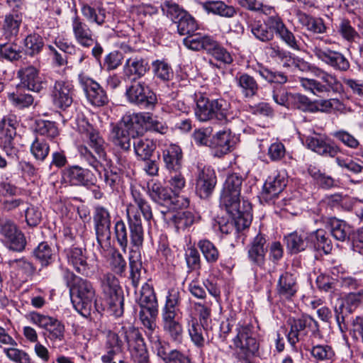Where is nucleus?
Segmentation results:
<instances>
[{
  "mask_svg": "<svg viewBox=\"0 0 363 363\" xmlns=\"http://www.w3.org/2000/svg\"><path fill=\"white\" fill-rule=\"evenodd\" d=\"M131 195L133 203H130L126 208L130 240L134 247L138 248L142 246L144 238L140 213L146 220L150 221L152 218V213L150 206L144 199L140 189L132 187Z\"/></svg>",
  "mask_w": 363,
  "mask_h": 363,
  "instance_id": "nucleus-1",
  "label": "nucleus"
},
{
  "mask_svg": "<svg viewBox=\"0 0 363 363\" xmlns=\"http://www.w3.org/2000/svg\"><path fill=\"white\" fill-rule=\"evenodd\" d=\"M66 278L74 308L82 316H90L96 301V292L93 284L69 271L67 272Z\"/></svg>",
  "mask_w": 363,
  "mask_h": 363,
  "instance_id": "nucleus-2",
  "label": "nucleus"
},
{
  "mask_svg": "<svg viewBox=\"0 0 363 363\" xmlns=\"http://www.w3.org/2000/svg\"><path fill=\"white\" fill-rule=\"evenodd\" d=\"M287 324L290 327L287 339L295 351L298 350L296 344L298 342H301L304 348L308 350L303 342L308 332L313 337H321L318 323L308 314L289 317L287 320Z\"/></svg>",
  "mask_w": 363,
  "mask_h": 363,
  "instance_id": "nucleus-3",
  "label": "nucleus"
},
{
  "mask_svg": "<svg viewBox=\"0 0 363 363\" xmlns=\"http://www.w3.org/2000/svg\"><path fill=\"white\" fill-rule=\"evenodd\" d=\"M230 218H221L218 221L219 228L222 233L238 234L239 232L248 228L252 220L251 203L245 200L242 201V207L232 206L225 208Z\"/></svg>",
  "mask_w": 363,
  "mask_h": 363,
  "instance_id": "nucleus-4",
  "label": "nucleus"
},
{
  "mask_svg": "<svg viewBox=\"0 0 363 363\" xmlns=\"http://www.w3.org/2000/svg\"><path fill=\"white\" fill-rule=\"evenodd\" d=\"M84 134L89 147L96 155L86 146L80 147V155L91 167L100 173L103 162L106 161V143L99 132L92 126H89Z\"/></svg>",
  "mask_w": 363,
  "mask_h": 363,
  "instance_id": "nucleus-5",
  "label": "nucleus"
},
{
  "mask_svg": "<svg viewBox=\"0 0 363 363\" xmlns=\"http://www.w3.org/2000/svg\"><path fill=\"white\" fill-rule=\"evenodd\" d=\"M101 288L112 315L120 317L124 311L123 292L118 279L111 273L101 277Z\"/></svg>",
  "mask_w": 363,
  "mask_h": 363,
  "instance_id": "nucleus-6",
  "label": "nucleus"
},
{
  "mask_svg": "<svg viewBox=\"0 0 363 363\" xmlns=\"http://www.w3.org/2000/svg\"><path fill=\"white\" fill-rule=\"evenodd\" d=\"M317 76L320 78V81L314 79L300 78L301 86L306 91L320 96L325 94L328 95L330 92L337 94L343 91V86L335 74L319 69V74Z\"/></svg>",
  "mask_w": 363,
  "mask_h": 363,
  "instance_id": "nucleus-7",
  "label": "nucleus"
},
{
  "mask_svg": "<svg viewBox=\"0 0 363 363\" xmlns=\"http://www.w3.org/2000/svg\"><path fill=\"white\" fill-rule=\"evenodd\" d=\"M252 329L250 324L240 326L234 339L237 357L243 363H252V357L259 350V343L253 337Z\"/></svg>",
  "mask_w": 363,
  "mask_h": 363,
  "instance_id": "nucleus-8",
  "label": "nucleus"
},
{
  "mask_svg": "<svg viewBox=\"0 0 363 363\" xmlns=\"http://www.w3.org/2000/svg\"><path fill=\"white\" fill-rule=\"evenodd\" d=\"M147 194L154 202L172 210L187 207L189 204L188 199L172 194L170 189L163 186L159 182L147 183Z\"/></svg>",
  "mask_w": 363,
  "mask_h": 363,
  "instance_id": "nucleus-9",
  "label": "nucleus"
},
{
  "mask_svg": "<svg viewBox=\"0 0 363 363\" xmlns=\"http://www.w3.org/2000/svg\"><path fill=\"white\" fill-rule=\"evenodd\" d=\"M119 333L127 342L135 363H150L144 338L138 328L123 326Z\"/></svg>",
  "mask_w": 363,
  "mask_h": 363,
  "instance_id": "nucleus-10",
  "label": "nucleus"
},
{
  "mask_svg": "<svg viewBox=\"0 0 363 363\" xmlns=\"http://www.w3.org/2000/svg\"><path fill=\"white\" fill-rule=\"evenodd\" d=\"M313 52L318 60L336 71L345 72L350 67L347 57L342 52L330 49L327 40H320L315 45Z\"/></svg>",
  "mask_w": 363,
  "mask_h": 363,
  "instance_id": "nucleus-11",
  "label": "nucleus"
},
{
  "mask_svg": "<svg viewBox=\"0 0 363 363\" xmlns=\"http://www.w3.org/2000/svg\"><path fill=\"white\" fill-rule=\"evenodd\" d=\"M125 96L130 104L151 109L157 103V96L145 82L133 80L126 89Z\"/></svg>",
  "mask_w": 363,
  "mask_h": 363,
  "instance_id": "nucleus-12",
  "label": "nucleus"
},
{
  "mask_svg": "<svg viewBox=\"0 0 363 363\" xmlns=\"http://www.w3.org/2000/svg\"><path fill=\"white\" fill-rule=\"evenodd\" d=\"M242 181V177L236 173L227 177L220 199L221 206L230 209L232 206L242 207L240 196Z\"/></svg>",
  "mask_w": 363,
  "mask_h": 363,
  "instance_id": "nucleus-13",
  "label": "nucleus"
},
{
  "mask_svg": "<svg viewBox=\"0 0 363 363\" xmlns=\"http://www.w3.org/2000/svg\"><path fill=\"white\" fill-rule=\"evenodd\" d=\"M50 96L55 108L65 111L73 103L74 86L67 80H56L50 88Z\"/></svg>",
  "mask_w": 363,
  "mask_h": 363,
  "instance_id": "nucleus-14",
  "label": "nucleus"
},
{
  "mask_svg": "<svg viewBox=\"0 0 363 363\" xmlns=\"http://www.w3.org/2000/svg\"><path fill=\"white\" fill-rule=\"evenodd\" d=\"M30 320L33 324L45 329L48 333V337L50 340L58 342L63 340L65 326L57 319L39 313H31Z\"/></svg>",
  "mask_w": 363,
  "mask_h": 363,
  "instance_id": "nucleus-15",
  "label": "nucleus"
},
{
  "mask_svg": "<svg viewBox=\"0 0 363 363\" xmlns=\"http://www.w3.org/2000/svg\"><path fill=\"white\" fill-rule=\"evenodd\" d=\"M93 223L98 243L101 245L104 240H110L111 216L106 208L100 205L94 208Z\"/></svg>",
  "mask_w": 363,
  "mask_h": 363,
  "instance_id": "nucleus-16",
  "label": "nucleus"
},
{
  "mask_svg": "<svg viewBox=\"0 0 363 363\" xmlns=\"http://www.w3.org/2000/svg\"><path fill=\"white\" fill-rule=\"evenodd\" d=\"M79 80L86 99L91 105L99 107L108 104L107 94L98 82L89 77L81 75Z\"/></svg>",
  "mask_w": 363,
  "mask_h": 363,
  "instance_id": "nucleus-17",
  "label": "nucleus"
},
{
  "mask_svg": "<svg viewBox=\"0 0 363 363\" xmlns=\"http://www.w3.org/2000/svg\"><path fill=\"white\" fill-rule=\"evenodd\" d=\"M62 180L71 186H91L95 184L96 178L89 169L73 165L63 170Z\"/></svg>",
  "mask_w": 363,
  "mask_h": 363,
  "instance_id": "nucleus-18",
  "label": "nucleus"
},
{
  "mask_svg": "<svg viewBox=\"0 0 363 363\" xmlns=\"http://www.w3.org/2000/svg\"><path fill=\"white\" fill-rule=\"evenodd\" d=\"M0 233L9 243L10 249L21 252L24 250L26 241L23 233L10 220L0 223Z\"/></svg>",
  "mask_w": 363,
  "mask_h": 363,
  "instance_id": "nucleus-19",
  "label": "nucleus"
},
{
  "mask_svg": "<svg viewBox=\"0 0 363 363\" xmlns=\"http://www.w3.org/2000/svg\"><path fill=\"white\" fill-rule=\"evenodd\" d=\"M307 147L314 152L323 156L334 157L340 152V148L325 135L315 134L306 139Z\"/></svg>",
  "mask_w": 363,
  "mask_h": 363,
  "instance_id": "nucleus-20",
  "label": "nucleus"
},
{
  "mask_svg": "<svg viewBox=\"0 0 363 363\" xmlns=\"http://www.w3.org/2000/svg\"><path fill=\"white\" fill-rule=\"evenodd\" d=\"M67 263L75 271L84 276H90L93 272V267L88 262L86 250L80 247H70L65 250Z\"/></svg>",
  "mask_w": 363,
  "mask_h": 363,
  "instance_id": "nucleus-21",
  "label": "nucleus"
},
{
  "mask_svg": "<svg viewBox=\"0 0 363 363\" xmlns=\"http://www.w3.org/2000/svg\"><path fill=\"white\" fill-rule=\"evenodd\" d=\"M72 31L77 43L84 48H89L95 43V35L89 26L78 16H75L71 23Z\"/></svg>",
  "mask_w": 363,
  "mask_h": 363,
  "instance_id": "nucleus-22",
  "label": "nucleus"
},
{
  "mask_svg": "<svg viewBox=\"0 0 363 363\" xmlns=\"http://www.w3.org/2000/svg\"><path fill=\"white\" fill-rule=\"evenodd\" d=\"M345 303L346 308L342 303L339 307L335 308V319L342 332L347 328L345 311L352 313L358 307L363 306V290L357 293H349L345 298Z\"/></svg>",
  "mask_w": 363,
  "mask_h": 363,
  "instance_id": "nucleus-23",
  "label": "nucleus"
},
{
  "mask_svg": "<svg viewBox=\"0 0 363 363\" xmlns=\"http://www.w3.org/2000/svg\"><path fill=\"white\" fill-rule=\"evenodd\" d=\"M106 354L101 357L104 363H125L123 342L117 333L108 332L106 342Z\"/></svg>",
  "mask_w": 363,
  "mask_h": 363,
  "instance_id": "nucleus-24",
  "label": "nucleus"
},
{
  "mask_svg": "<svg viewBox=\"0 0 363 363\" xmlns=\"http://www.w3.org/2000/svg\"><path fill=\"white\" fill-rule=\"evenodd\" d=\"M18 77L23 87L29 91L40 92L45 89L46 83L39 75V70L33 65L21 68L18 71Z\"/></svg>",
  "mask_w": 363,
  "mask_h": 363,
  "instance_id": "nucleus-25",
  "label": "nucleus"
},
{
  "mask_svg": "<svg viewBox=\"0 0 363 363\" xmlns=\"http://www.w3.org/2000/svg\"><path fill=\"white\" fill-rule=\"evenodd\" d=\"M216 182V176L213 169L210 167H204L198 173L196 182V194L202 199L208 198L214 190Z\"/></svg>",
  "mask_w": 363,
  "mask_h": 363,
  "instance_id": "nucleus-26",
  "label": "nucleus"
},
{
  "mask_svg": "<svg viewBox=\"0 0 363 363\" xmlns=\"http://www.w3.org/2000/svg\"><path fill=\"white\" fill-rule=\"evenodd\" d=\"M209 146L214 150V155L221 157L231 152L234 141L229 129H225L217 132L210 140Z\"/></svg>",
  "mask_w": 363,
  "mask_h": 363,
  "instance_id": "nucleus-27",
  "label": "nucleus"
},
{
  "mask_svg": "<svg viewBox=\"0 0 363 363\" xmlns=\"http://www.w3.org/2000/svg\"><path fill=\"white\" fill-rule=\"evenodd\" d=\"M287 179L284 174H277L269 177L264 184L262 196L264 200L269 202L277 198L286 186Z\"/></svg>",
  "mask_w": 363,
  "mask_h": 363,
  "instance_id": "nucleus-28",
  "label": "nucleus"
},
{
  "mask_svg": "<svg viewBox=\"0 0 363 363\" xmlns=\"http://www.w3.org/2000/svg\"><path fill=\"white\" fill-rule=\"evenodd\" d=\"M164 333L173 342L181 343L183 340V327L180 315H162Z\"/></svg>",
  "mask_w": 363,
  "mask_h": 363,
  "instance_id": "nucleus-29",
  "label": "nucleus"
},
{
  "mask_svg": "<svg viewBox=\"0 0 363 363\" xmlns=\"http://www.w3.org/2000/svg\"><path fill=\"white\" fill-rule=\"evenodd\" d=\"M235 83L241 94L246 99L256 96L259 89L255 77L246 72H238L235 77Z\"/></svg>",
  "mask_w": 363,
  "mask_h": 363,
  "instance_id": "nucleus-30",
  "label": "nucleus"
},
{
  "mask_svg": "<svg viewBox=\"0 0 363 363\" xmlns=\"http://www.w3.org/2000/svg\"><path fill=\"white\" fill-rule=\"evenodd\" d=\"M149 116V113H128L123 116L122 124L130 130L131 138H134L143 133V125H147Z\"/></svg>",
  "mask_w": 363,
  "mask_h": 363,
  "instance_id": "nucleus-31",
  "label": "nucleus"
},
{
  "mask_svg": "<svg viewBox=\"0 0 363 363\" xmlns=\"http://www.w3.org/2000/svg\"><path fill=\"white\" fill-rule=\"evenodd\" d=\"M130 130L122 124V121L111 129L109 135L111 142L125 151L130 148Z\"/></svg>",
  "mask_w": 363,
  "mask_h": 363,
  "instance_id": "nucleus-32",
  "label": "nucleus"
},
{
  "mask_svg": "<svg viewBox=\"0 0 363 363\" xmlns=\"http://www.w3.org/2000/svg\"><path fill=\"white\" fill-rule=\"evenodd\" d=\"M149 69L150 67L147 60L138 55L127 58L124 65V73L128 77L135 76L140 78Z\"/></svg>",
  "mask_w": 363,
  "mask_h": 363,
  "instance_id": "nucleus-33",
  "label": "nucleus"
},
{
  "mask_svg": "<svg viewBox=\"0 0 363 363\" xmlns=\"http://www.w3.org/2000/svg\"><path fill=\"white\" fill-rule=\"evenodd\" d=\"M298 289L296 277L289 272L280 275L277 286V293L280 296L289 299L296 295Z\"/></svg>",
  "mask_w": 363,
  "mask_h": 363,
  "instance_id": "nucleus-34",
  "label": "nucleus"
},
{
  "mask_svg": "<svg viewBox=\"0 0 363 363\" xmlns=\"http://www.w3.org/2000/svg\"><path fill=\"white\" fill-rule=\"evenodd\" d=\"M266 239L262 234H258L252 242L248 250V257L254 264L262 267L264 264L267 251Z\"/></svg>",
  "mask_w": 363,
  "mask_h": 363,
  "instance_id": "nucleus-35",
  "label": "nucleus"
},
{
  "mask_svg": "<svg viewBox=\"0 0 363 363\" xmlns=\"http://www.w3.org/2000/svg\"><path fill=\"white\" fill-rule=\"evenodd\" d=\"M133 145L134 152L138 160H147L151 157L156 149V144L153 140L143 137L134 136Z\"/></svg>",
  "mask_w": 363,
  "mask_h": 363,
  "instance_id": "nucleus-36",
  "label": "nucleus"
},
{
  "mask_svg": "<svg viewBox=\"0 0 363 363\" xmlns=\"http://www.w3.org/2000/svg\"><path fill=\"white\" fill-rule=\"evenodd\" d=\"M22 21L21 13L13 12L5 16L1 30L6 40H11L18 35Z\"/></svg>",
  "mask_w": 363,
  "mask_h": 363,
  "instance_id": "nucleus-37",
  "label": "nucleus"
},
{
  "mask_svg": "<svg viewBox=\"0 0 363 363\" xmlns=\"http://www.w3.org/2000/svg\"><path fill=\"white\" fill-rule=\"evenodd\" d=\"M81 12L83 16L91 23L98 26H102L106 23L107 12L101 5L83 4Z\"/></svg>",
  "mask_w": 363,
  "mask_h": 363,
  "instance_id": "nucleus-38",
  "label": "nucleus"
},
{
  "mask_svg": "<svg viewBox=\"0 0 363 363\" xmlns=\"http://www.w3.org/2000/svg\"><path fill=\"white\" fill-rule=\"evenodd\" d=\"M158 315V308H140L138 318L145 329V335L157 331L158 328L156 320Z\"/></svg>",
  "mask_w": 363,
  "mask_h": 363,
  "instance_id": "nucleus-39",
  "label": "nucleus"
},
{
  "mask_svg": "<svg viewBox=\"0 0 363 363\" xmlns=\"http://www.w3.org/2000/svg\"><path fill=\"white\" fill-rule=\"evenodd\" d=\"M213 40V38L211 36L194 32L184 38L183 43L190 50L195 51L205 50L207 52Z\"/></svg>",
  "mask_w": 363,
  "mask_h": 363,
  "instance_id": "nucleus-40",
  "label": "nucleus"
},
{
  "mask_svg": "<svg viewBox=\"0 0 363 363\" xmlns=\"http://www.w3.org/2000/svg\"><path fill=\"white\" fill-rule=\"evenodd\" d=\"M33 255L45 267L55 262L56 252L47 242H42L33 250Z\"/></svg>",
  "mask_w": 363,
  "mask_h": 363,
  "instance_id": "nucleus-41",
  "label": "nucleus"
},
{
  "mask_svg": "<svg viewBox=\"0 0 363 363\" xmlns=\"http://www.w3.org/2000/svg\"><path fill=\"white\" fill-rule=\"evenodd\" d=\"M201 6L206 12L223 17L231 18L236 13L233 6H228L222 1H206L201 3Z\"/></svg>",
  "mask_w": 363,
  "mask_h": 363,
  "instance_id": "nucleus-42",
  "label": "nucleus"
},
{
  "mask_svg": "<svg viewBox=\"0 0 363 363\" xmlns=\"http://www.w3.org/2000/svg\"><path fill=\"white\" fill-rule=\"evenodd\" d=\"M182 152L176 145H171L163 152V160L169 170L177 171L182 165Z\"/></svg>",
  "mask_w": 363,
  "mask_h": 363,
  "instance_id": "nucleus-43",
  "label": "nucleus"
},
{
  "mask_svg": "<svg viewBox=\"0 0 363 363\" xmlns=\"http://www.w3.org/2000/svg\"><path fill=\"white\" fill-rule=\"evenodd\" d=\"M328 225L332 236L337 240L343 242L350 238L351 228L345 221L330 218Z\"/></svg>",
  "mask_w": 363,
  "mask_h": 363,
  "instance_id": "nucleus-44",
  "label": "nucleus"
},
{
  "mask_svg": "<svg viewBox=\"0 0 363 363\" xmlns=\"http://www.w3.org/2000/svg\"><path fill=\"white\" fill-rule=\"evenodd\" d=\"M233 112L229 102L223 99H213V113L212 119L215 118L225 123L233 118Z\"/></svg>",
  "mask_w": 363,
  "mask_h": 363,
  "instance_id": "nucleus-45",
  "label": "nucleus"
},
{
  "mask_svg": "<svg viewBox=\"0 0 363 363\" xmlns=\"http://www.w3.org/2000/svg\"><path fill=\"white\" fill-rule=\"evenodd\" d=\"M287 250L292 254L305 250L308 246L306 235L304 233L293 232L285 236Z\"/></svg>",
  "mask_w": 363,
  "mask_h": 363,
  "instance_id": "nucleus-46",
  "label": "nucleus"
},
{
  "mask_svg": "<svg viewBox=\"0 0 363 363\" xmlns=\"http://www.w3.org/2000/svg\"><path fill=\"white\" fill-rule=\"evenodd\" d=\"M213 113V99L201 96L196 101L195 114L200 121H207L212 119Z\"/></svg>",
  "mask_w": 363,
  "mask_h": 363,
  "instance_id": "nucleus-47",
  "label": "nucleus"
},
{
  "mask_svg": "<svg viewBox=\"0 0 363 363\" xmlns=\"http://www.w3.org/2000/svg\"><path fill=\"white\" fill-rule=\"evenodd\" d=\"M136 301L140 308H158V303L154 289L152 286L145 283L140 291Z\"/></svg>",
  "mask_w": 363,
  "mask_h": 363,
  "instance_id": "nucleus-48",
  "label": "nucleus"
},
{
  "mask_svg": "<svg viewBox=\"0 0 363 363\" xmlns=\"http://www.w3.org/2000/svg\"><path fill=\"white\" fill-rule=\"evenodd\" d=\"M18 121L16 116L9 114L0 120L1 139L13 138L16 135V126Z\"/></svg>",
  "mask_w": 363,
  "mask_h": 363,
  "instance_id": "nucleus-49",
  "label": "nucleus"
},
{
  "mask_svg": "<svg viewBox=\"0 0 363 363\" xmlns=\"http://www.w3.org/2000/svg\"><path fill=\"white\" fill-rule=\"evenodd\" d=\"M23 45L26 52L30 56H35L42 51L45 44L42 36L33 33L26 37Z\"/></svg>",
  "mask_w": 363,
  "mask_h": 363,
  "instance_id": "nucleus-50",
  "label": "nucleus"
},
{
  "mask_svg": "<svg viewBox=\"0 0 363 363\" xmlns=\"http://www.w3.org/2000/svg\"><path fill=\"white\" fill-rule=\"evenodd\" d=\"M310 353L317 362L333 361L335 355L333 347L325 344L313 346L310 350Z\"/></svg>",
  "mask_w": 363,
  "mask_h": 363,
  "instance_id": "nucleus-51",
  "label": "nucleus"
},
{
  "mask_svg": "<svg viewBox=\"0 0 363 363\" xmlns=\"http://www.w3.org/2000/svg\"><path fill=\"white\" fill-rule=\"evenodd\" d=\"M198 247L208 263L213 264L219 258V251L216 245L208 240H201L198 242Z\"/></svg>",
  "mask_w": 363,
  "mask_h": 363,
  "instance_id": "nucleus-52",
  "label": "nucleus"
},
{
  "mask_svg": "<svg viewBox=\"0 0 363 363\" xmlns=\"http://www.w3.org/2000/svg\"><path fill=\"white\" fill-rule=\"evenodd\" d=\"M311 239L315 250H322L325 254H329L331 252L333 249L332 242L324 230H317L314 232Z\"/></svg>",
  "mask_w": 363,
  "mask_h": 363,
  "instance_id": "nucleus-53",
  "label": "nucleus"
},
{
  "mask_svg": "<svg viewBox=\"0 0 363 363\" xmlns=\"http://www.w3.org/2000/svg\"><path fill=\"white\" fill-rule=\"evenodd\" d=\"M21 58V50L16 43L0 44V61L16 62Z\"/></svg>",
  "mask_w": 363,
  "mask_h": 363,
  "instance_id": "nucleus-54",
  "label": "nucleus"
},
{
  "mask_svg": "<svg viewBox=\"0 0 363 363\" xmlns=\"http://www.w3.org/2000/svg\"><path fill=\"white\" fill-rule=\"evenodd\" d=\"M170 222L177 231L184 230L194 223V216L190 211H179L172 216Z\"/></svg>",
  "mask_w": 363,
  "mask_h": 363,
  "instance_id": "nucleus-55",
  "label": "nucleus"
},
{
  "mask_svg": "<svg viewBox=\"0 0 363 363\" xmlns=\"http://www.w3.org/2000/svg\"><path fill=\"white\" fill-rule=\"evenodd\" d=\"M300 21L304 24L307 29L315 33H324L327 28L320 18H314L305 13L300 14Z\"/></svg>",
  "mask_w": 363,
  "mask_h": 363,
  "instance_id": "nucleus-56",
  "label": "nucleus"
},
{
  "mask_svg": "<svg viewBox=\"0 0 363 363\" xmlns=\"http://www.w3.org/2000/svg\"><path fill=\"white\" fill-rule=\"evenodd\" d=\"M179 302L180 296L179 291L174 289L169 290L162 315H180Z\"/></svg>",
  "mask_w": 363,
  "mask_h": 363,
  "instance_id": "nucleus-57",
  "label": "nucleus"
},
{
  "mask_svg": "<svg viewBox=\"0 0 363 363\" xmlns=\"http://www.w3.org/2000/svg\"><path fill=\"white\" fill-rule=\"evenodd\" d=\"M154 75L163 82L171 80L174 72L171 66L164 60H157L152 63Z\"/></svg>",
  "mask_w": 363,
  "mask_h": 363,
  "instance_id": "nucleus-58",
  "label": "nucleus"
},
{
  "mask_svg": "<svg viewBox=\"0 0 363 363\" xmlns=\"http://www.w3.org/2000/svg\"><path fill=\"white\" fill-rule=\"evenodd\" d=\"M9 266L18 272L19 274L26 277H32L36 270L34 264L25 257L15 259L9 262Z\"/></svg>",
  "mask_w": 363,
  "mask_h": 363,
  "instance_id": "nucleus-59",
  "label": "nucleus"
},
{
  "mask_svg": "<svg viewBox=\"0 0 363 363\" xmlns=\"http://www.w3.org/2000/svg\"><path fill=\"white\" fill-rule=\"evenodd\" d=\"M251 32L253 35L262 42H268L274 38V33L269 29L265 21H254L250 25Z\"/></svg>",
  "mask_w": 363,
  "mask_h": 363,
  "instance_id": "nucleus-60",
  "label": "nucleus"
},
{
  "mask_svg": "<svg viewBox=\"0 0 363 363\" xmlns=\"http://www.w3.org/2000/svg\"><path fill=\"white\" fill-rule=\"evenodd\" d=\"M206 52L223 64H230L233 61V57L230 52L214 39Z\"/></svg>",
  "mask_w": 363,
  "mask_h": 363,
  "instance_id": "nucleus-61",
  "label": "nucleus"
},
{
  "mask_svg": "<svg viewBox=\"0 0 363 363\" xmlns=\"http://www.w3.org/2000/svg\"><path fill=\"white\" fill-rule=\"evenodd\" d=\"M35 131L38 134L48 138H55L59 135L56 123L50 121L38 120L35 123Z\"/></svg>",
  "mask_w": 363,
  "mask_h": 363,
  "instance_id": "nucleus-62",
  "label": "nucleus"
},
{
  "mask_svg": "<svg viewBox=\"0 0 363 363\" xmlns=\"http://www.w3.org/2000/svg\"><path fill=\"white\" fill-rule=\"evenodd\" d=\"M308 172L321 188L328 189L335 186L333 178L322 172L315 167L310 166Z\"/></svg>",
  "mask_w": 363,
  "mask_h": 363,
  "instance_id": "nucleus-63",
  "label": "nucleus"
},
{
  "mask_svg": "<svg viewBox=\"0 0 363 363\" xmlns=\"http://www.w3.org/2000/svg\"><path fill=\"white\" fill-rule=\"evenodd\" d=\"M30 152L35 160L44 161L50 152V145L43 139L36 138L31 143Z\"/></svg>",
  "mask_w": 363,
  "mask_h": 363,
  "instance_id": "nucleus-64",
  "label": "nucleus"
}]
</instances>
